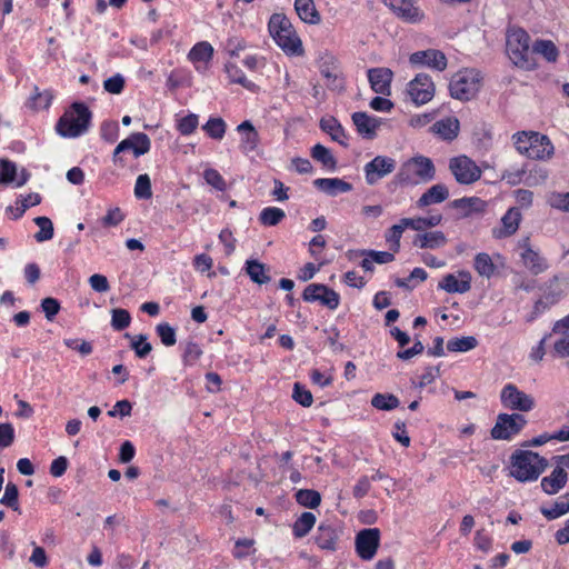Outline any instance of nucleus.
<instances>
[{
    "instance_id": "nucleus-1",
    "label": "nucleus",
    "mask_w": 569,
    "mask_h": 569,
    "mask_svg": "<svg viewBox=\"0 0 569 569\" xmlns=\"http://www.w3.org/2000/svg\"><path fill=\"white\" fill-rule=\"evenodd\" d=\"M436 177V167L432 160L425 156H415L401 163L393 177L392 183L397 187L417 186L427 183Z\"/></svg>"
},
{
    "instance_id": "nucleus-2",
    "label": "nucleus",
    "mask_w": 569,
    "mask_h": 569,
    "mask_svg": "<svg viewBox=\"0 0 569 569\" xmlns=\"http://www.w3.org/2000/svg\"><path fill=\"white\" fill-rule=\"evenodd\" d=\"M268 30L274 42L287 56L300 57L305 49L290 20L281 13H273L268 22Z\"/></svg>"
},
{
    "instance_id": "nucleus-3",
    "label": "nucleus",
    "mask_w": 569,
    "mask_h": 569,
    "mask_svg": "<svg viewBox=\"0 0 569 569\" xmlns=\"http://www.w3.org/2000/svg\"><path fill=\"white\" fill-rule=\"evenodd\" d=\"M517 151L533 160H547L555 153V147L548 136L537 131H520L512 136Z\"/></svg>"
},
{
    "instance_id": "nucleus-4",
    "label": "nucleus",
    "mask_w": 569,
    "mask_h": 569,
    "mask_svg": "<svg viewBox=\"0 0 569 569\" xmlns=\"http://www.w3.org/2000/svg\"><path fill=\"white\" fill-rule=\"evenodd\" d=\"M511 476L520 482L535 481L548 467L546 458L529 450H516L510 457Z\"/></svg>"
},
{
    "instance_id": "nucleus-5",
    "label": "nucleus",
    "mask_w": 569,
    "mask_h": 569,
    "mask_svg": "<svg viewBox=\"0 0 569 569\" xmlns=\"http://www.w3.org/2000/svg\"><path fill=\"white\" fill-rule=\"evenodd\" d=\"M91 111L82 102H73L60 117L56 131L63 138H77L86 133L90 127Z\"/></svg>"
},
{
    "instance_id": "nucleus-6",
    "label": "nucleus",
    "mask_w": 569,
    "mask_h": 569,
    "mask_svg": "<svg viewBox=\"0 0 569 569\" xmlns=\"http://www.w3.org/2000/svg\"><path fill=\"white\" fill-rule=\"evenodd\" d=\"M507 52L519 68L532 70L537 67L532 57V47H530V36L523 29H511L507 33Z\"/></svg>"
},
{
    "instance_id": "nucleus-7",
    "label": "nucleus",
    "mask_w": 569,
    "mask_h": 569,
    "mask_svg": "<svg viewBox=\"0 0 569 569\" xmlns=\"http://www.w3.org/2000/svg\"><path fill=\"white\" fill-rule=\"evenodd\" d=\"M480 72L475 69H465L458 71L449 83V90L452 98L469 101L480 89Z\"/></svg>"
},
{
    "instance_id": "nucleus-8",
    "label": "nucleus",
    "mask_w": 569,
    "mask_h": 569,
    "mask_svg": "<svg viewBox=\"0 0 569 569\" xmlns=\"http://www.w3.org/2000/svg\"><path fill=\"white\" fill-rule=\"evenodd\" d=\"M527 422L520 413H499L490 436L495 440H511L522 431Z\"/></svg>"
},
{
    "instance_id": "nucleus-9",
    "label": "nucleus",
    "mask_w": 569,
    "mask_h": 569,
    "mask_svg": "<svg viewBox=\"0 0 569 569\" xmlns=\"http://www.w3.org/2000/svg\"><path fill=\"white\" fill-rule=\"evenodd\" d=\"M500 401L503 408L511 411L529 412L536 407L535 398L513 383L503 386L500 391Z\"/></svg>"
},
{
    "instance_id": "nucleus-10",
    "label": "nucleus",
    "mask_w": 569,
    "mask_h": 569,
    "mask_svg": "<svg viewBox=\"0 0 569 569\" xmlns=\"http://www.w3.org/2000/svg\"><path fill=\"white\" fill-rule=\"evenodd\" d=\"M449 170L460 184H471L481 178L482 171L477 163L467 156H458L449 161Z\"/></svg>"
},
{
    "instance_id": "nucleus-11",
    "label": "nucleus",
    "mask_w": 569,
    "mask_h": 569,
    "mask_svg": "<svg viewBox=\"0 0 569 569\" xmlns=\"http://www.w3.org/2000/svg\"><path fill=\"white\" fill-rule=\"evenodd\" d=\"M542 289L541 297L535 302L531 319L537 318L562 298L565 290L558 276L548 280Z\"/></svg>"
},
{
    "instance_id": "nucleus-12",
    "label": "nucleus",
    "mask_w": 569,
    "mask_h": 569,
    "mask_svg": "<svg viewBox=\"0 0 569 569\" xmlns=\"http://www.w3.org/2000/svg\"><path fill=\"white\" fill-rule=\"evenodd\" d=\"M302 299L307 302H320L330 310H336L340 305V296L333 289L322 283H310L303 292Z\"/></svg>"
},
{
    "instance_id": "nucleus-13",
    "label": "nucleus",
    "mask_w": 569,
    "mask_h": 569,
    "mask_svg": "<svg viewBox=\"0 0 569 569\" xmlns=\"http://www.w3.org/2000/svg\"><path fill=\"white\" fill-rule=\"evenodd\" d=\"M435 83L427 73H418L407 88L411 101L417 106L429 102L435 96Z\"/></svg>"
},
{
    "instance_id": "nucleus-14",
    "label": "nucleus",
    "mask_w": 569,
    "mask_h": 569,
    "mask_svg": "<svg viewBox=\"0 0 569 569\" xmlns=\"http://www.w3.org/2000/svg\"><path fill=\"white\" fill-rule=\"evenodd\" d=\"M357 555L365 561L371 560L380 546V530L378 528H366L356 536Z\"/></svg>"
},
{
    "instance_id": "nucleus-15",
    "label": "nucleus",
    "mask_w": 569,
    "mask_h": 569,
    "mask_svg": "<svg viewBox=\"0 0 569 569\" xmlns=\"http://www.w3.org/2000/svg\"><path fill=\"white\" fill-rule=\"evenodd\" d=\"M397 162L393 158L387 156H376L371 161L365 164V178L369 186H375L386 176L395 171Z\"/></svg>"
},
{
    "instance_id": "nucleus-16",
    "label": "nucleus",
    "mask_w": 569,
    "mask_h": 569,
    "mask_svg": "<svg viewBox=\"0 0 569 569\" xmlns=\"http://www.w3.org/2000/svg\"><path fill=\"white\" fill-rule=\"evenodd\" d=\"M151 141L150 138L143 132L131 133L127 139L122 140L113 151L114 163L121 162L122 159L119 157L121 152L131 150L136 158L143 156L150 151Z\"/></svg>"
},
{
    "instance_id": "nucleus-17",
    "label": "nucleus",
    "mask_w": 569,
    "mask_h": 569,
    "mask_svg": "<svg viewBox=\"0 0 569 569\" xmlns=\"http://www.w3.org/2000/svg\"><path fill=\"white\" fill-rule=\"evenodd\" d=\"M409 62L417 67H428L437 71L446 70L448 60L446 54L437 49L416 51L410 54Z\"/></svg>"
},
{
    "instance_id": "nucleus-18",
    "label": "nucleus",
    "mask_w": 569,
    "mask_h": 569,
    "mask_svg": "<svg viewBox=\"0 0 569 569\" xmlns=\"http://www.w3.org/2000/svg\"><path fill=\"white\" fill-rule=\"evenodd\" d=\"M351 119L359 136L368 140L377 137V130L382 124L381 118L370 116L363 111L353 112Z\"/></svg>"
},
{
    "instance_id": "nucleus-19",
    "label": "nucleus",
    "mask_w": 569,
    "mask_h": 569,
    "mask_svg": "<svg viewBox=\"0 0 569 569\" xmlns=\"http://www.w3.org/2000/svg\"><path fill=\"white\" fill-rule=\"evenodd\" d=\"M236 130L240 134L239 150L241 153L249 156L254 152L260 144V134L251 121H242Z\"/></svg>"
},
{
    "instance_id": "nucleus-20",
    "label": "nucleus",
    "mask_w": 569,
    "mask_h": 569,
    "mask_svg": "<svg viewBox=\"0 0 569 569\" xmlns=\"http://www.w3.org/2000/svg\"><path fill=\"white\" fill-rule=\"evenodd\" d=\"M438 288L448 293H466L471 288L469 271H459L458 274L448 273L438 283Z\"/></svg>"
},
{
    "instance_id": "nucleus-21",
    "label": "nucleus",
    "mask_w": 569,
    "mask_h": 569,
    "mask_svg": "<svg viewBox=\"0 0 569 569\" xmlns=\"http://www.w3.org/2000/svg\"><path fill=\"white\" fill-rule=\"evenodd\" d=\"M393 73L388 68H372L368 70V80L371 89L379 94L389 96Z\"/></svg>"
},
{
    "instance_id": "nucleus-22",
    "label": "nucleus",
    "mask_w": 569,
    "mask_h": 569,
    "mask_svg": "<svg viewBox=\"0 0 569 569\" xmlns=\"http://www.w3.org/2000/svg\"><path fill=\"white\" fill-rule=\"evenodd\" d=\"M520 247L523 248L521 260L532 274H540L549 268L547 259L529 246L528 239Z\"/></svg>"
},
{
    "instance_id": "nucleus-23",
    "label": "nucleus",
    "mask_w": 569,
    "mask_h": 569,
    "mask_svg": "<svg viewBox=\"0 0 569 569\" xmlns=\"http://www.w3.org/2000/svg\"><path fill=\"white\" fill-rule=\"evenodd\" d=\"M339 535L337 529L329 523H320L315 537L316 545L327 551H336Z\"/></svg>"
},
{
    "instance_id": "nucleus-24",
    "label": "nucleus",
    "mask_w": 569,
    "mask_h": 569,
    "mask_svg": "<svg viewBox=\"0 0 569 569\" xmlns=\"http://www.w3.org/2000/svg\"><path fill=\"white\" fill-rule=\"evenodd\" d=\"M313 186L331 197L352 190V184L340 178H318L313 181Z\"/></svg>"
},
{
    "instance_id": "nucleus-25",
    "label": "nucleus",
    "mask_w": 569,
    "mask_h": 569,
    "mask_svg": "<svg viewBox=\"0 0 569 569\" xmlns=\"http://www.w3.org/2000/svg\"><path fill=\"white\" fill-rule=\"evenodd\" d=\"M250 280L259 286L267 284L271 280L270 268L257 259H249L243 267Z\"/></svg>"
},
{
    "instance_id": "nucleus-26",
    "label": "nucleus",
    "mask_w": 569,
    "mask_h": 569,
    "mask_svg": "<svg viewBox=\"0 0 569 569\" xmlns=\"http://www.w3.org/2000/svg\"><path fill=\"white\" fill-rule=\"evenodd\" d=\"M567 481L568 472L555 467L549 476L541 479L540 486L545 493L551 496L558 493L567 485Z\"/></svg>"
},
{
    "instance_id": "nucleus-27",
    "label": "nucleus",
    "mask_w": 569,
    "mask_h": 569,
    "mask_svg": "<svg viewBox=\"0 0 569 569\" xmlns=\"http://www.w3.org/2000/svg\"><path fill=\"white\" fill-rule=\"evenodd\" d=\"M432 132L438 134L441 139L451 141L457 138L460 123L455 117H447L436 121L432 127Z\"/></svg>"
},
{
    "instance_id": "nucleus-28",
    "label": "nucleus",
    "mask_w": 569,
    "mask_h": 569,
    "mask_svg": "<svg viewBox=\"0 0 569 569\" xmlns=\"http://www.w3.org/2000/svg\"><path fill=\"white\" fill-rule=\"evenodd\" d=\"M320 129L328 133L331 139L339 144L347 147L348 146V134L341 123L333 117L322 118L320 120Z\"/></svg>"
},
{
    "instance_id": "nucleus-29",
    "label": "nucleus",
    "mask_w": 569,
    "mask_h": 569,
    "mask_svg": "<svg viewBox=\"0 0 569 569\" xmlns=\"http://www.w3.org/2000/svg\"><path fill=\"white\" fill-rule=\"evenodd\" d=\"M447 243V238L442 231H429L418 233L413 239V246L421 249H438Z\"/></svg>"
},
{
    "instance_id": "nucleus-30",
    "label": "nucleus",
    "mask_w": 569,
    "mask_h": 569,
    "mask_svg": "<svg viewBox=\"0 0 569 569\" xmlns=\"http://www.w3.org/2000/svg\"><path fill=\"white\" fill-rule=\"evenodd\" d=\"M390 8L397 14V17L408 23H418L425 17L419 8L415 7L411 1L402 3H396V1H391Z\"/></svg>"
},
{
    "instance_id": "nucleus-31",
    "label": "nucleus",
    "mask_w": 569,
    "mask_h": 569,
    "mask_svg": "<svg viewBox=\"0 0 569 569\" xmlns=\"http://www.w3.org/2000/svg\"><path fill=\"white\" fill-rule=\"evenodd\" d=\"M449 197V190L443 183H437L430 187L417 201L418 207L423 208L436 203H441Z\"/></svg>"
},
{
    "instance_id": "nucleus-32",
    "label": "nucleus",
    "mask_w": 569,
    "mask_h": 569,
    "mask_svg": "<svg viewBox=\"0 0 569 569\" xmlns=\"http://www.w3.org/2000/svg\"><path fill=\"white\" fill-rule=\"evenodd\" d=\"M295 10L299 18L306 23L319 24L321 22V16L313 0H295Z\"/></svg>"
},
{
    "instance_id": "nucleus-33",
    "label": "nucleus",
    "mask_w": 569,
    "mask_h": 569,
    "mask_svg": "<svg viewBox=\"0 0 569 569\" xmlns=\"http://www.w3.org/2000/svg\"><path fill=\"white\" fill-rule=\"evenodd\" d=\"M541 513L548 519L553 520L569 512V492L560 496L549 507H541Z\"/></svg>"
},
{
    "instance_id": "nucleus-34",
    "label": "nucleus",
    "mask_w": 569,
    "mask_h": 569,
    "mask_svg": "<svg viewBox=\"0 0 569 569\" xmlns=\"http://www.w3.org/2000/svg\"><path fill=\"white\" fill-rule=\"evenodd\" d=\"M319 71L320 74L327 79L328 86L333 84L338 80L340 73L337 59L331 54H325L320 59Z\"/></svg>"
},
{
    "instance_id": "nucleus-35",
    "label": "nucleus",
    "mask_w": 569,
    "mask_h": 569,
    "mask_svg": "<svg viewBox=\"0 0 569 569\" xmlns=\"http://www.w3.org/2000/svg\"><path fill=\"white\" fill-rule=\"evenodd\" d=\"M442 220L441 214H432L429 217H419V218H402V224L408 227V229H412L416 231H423L429 228H433L440 224Z\"/></svg>"
},
{
    "instance_id": "nucleus-36",
    "label": "nucleus",
    "mask_w": 569,
    "mask_h": 569,
    "mask_svg": "<svg viewBox=\"0 0 569 569\" xmlns=\"http://www.w3.org/2000/svg\"><path fill=\"white\" fill-rule=\"evenodd\" d=\"M520 220V210L516 207L510 208L501 218L503 228L500 231V237H509L513 234L519 228Z\"/></svg>"
},
{
    "instance_id": "nucleus-37",
    "label": "nucleus",
    "mask_w": 569,
    "mask_h": 569,
    "mask_svg": "<svg viewBox=\"0 0 569 569\" xmlns=\"http://www.w3.org/2000/svg\"><path fill=\"white\" fill-rule=\"evenodd\" d=\"M316 523V516L312 512L306 511L295 521L292 526V533L296 538L306 537Z\"/></svg>"
},
{
    "instance_id": "nucleus-38",
    "label": "nucleus",
    "mask_w": 569,
    "mask_h": 569,
    "mask_svg": "<svg viewBox=\"0 0 569 569\" xmlns=\"http://www.w3.org/2000/svg\"><path fill=\"white\" fill-rule=\"evenodd\" d=\"M542 56L548 62H556L559 51L551 40H537L532 44V57Z\"/></svg>"
},
{
    "instance_id": "nucleus-39",
    "label": "nucleus",
    "mask_w": 569,
    "mask_h": 569,
    "mask_svg": "<svg viewBox=\"0 0 569 569\" xmlns=\"http://www.w3.org/2000/svg\"><path fill=\"white\" fill-rule=\"evenodd\" d=\"M202 130L209 138L213 140H222L226 134L227 123L220 117H210L202 126Z\"/></svg>"
},
{
    "instance_id": "nucleus-40",
    "label": "nucleus",
    "mask_w": 569,
    "mask_h": 569,
    "mask_svg": "<svg viewBox=\"0 0 569 569\" xmlns=\"http://www.w3.org/2000/svg\"><path fill=\"white\" fill-rule=\"evenodd\" d=\"M213 57V47L207 42L201 41L196 43L189 51L188 58L191 62H209Z\"/></svg>"
},
{
    "instance_id": "nucleus-41",
    "label": "nucleus",
    "mask_w": 569,
    "mask_h": 569,
    "mask_svg": "<svg viewBox=\"0 0 569 569\" xmlns=\"http://www.w3.org/2000/svg\"><path fill=\"white\" fill-rule=\"evenodd\" d=\"M313 160L320 162L325 168L333 171L337 168V160L331 151L325 146L317 143L311 149Z\"/></svg>"
},
{
    "instance_id": "nucleus-42",
    "label": "nucleus",
    "mask_w": 569,
    "mask_h": 569,
    "mask_svg": "<svg viewBox=\"0 0 569 569\" xmlns=\"http://www.w3.org/2000/svg\"><path fill=\"white\" fill-rule=\"evenodd\" d=\"M224 71L231 82L241 84L248 90H253L256 88V84L248 80L244 72L236 63L227 62Z\"/></svg>"
},
{
    "instance_id": "nucleus-43",
    "label": "nucleus",
    "mask_w": 569,
    "mask_h": 569,
    "mask_svg": "<svg viewBox=\"0 0 569 569\" xmlns=\"http://www.w3.org/2000/svg\"><path fill=\"white\" fill-rule=\"evenodd\" d=\"M473 268L481 277L486 278L492 277L496 271V266L492 262L491 257L486 252L476 254Z\"/></svg>"
},
{
    "instance_id": "nucleus-44",
    "label": "nucleus",
    "mask_w": 569,
    "mask_h": 569,
    "mask_svg": "<svg viewBox=\"0 0 569 569\" xmlns=\"http://www.w3.org/2000/svg\"><path fill=\"white\" fill-rule=\"evenodd\" d=\"M296 501L306 508L315 509L321 503V496L313 489H299L295 493Z\"/></svg>"
},
{
    "instance_id": "nucleus-45",
    "label": "nucleus",
    "mask_w": 569,
    "mask_h": 569,
    "mask_svg": "<svg viewBox=\"0 0 569 569\" xmlns=\"http://www.w3.org/2000/svg\"><path fill=\"white\" fill-rule=\"evenodd\" d=\"M286 217L282 209L277 207H267L261 210L259 221L266 227H273L279 224Z\"/></svg>"
},
{
    "instance_id": "nucleus-46",
    "label": "nucleus",
    "mask_w": 569,
    "mask_h": 569,
    "mask_svg": "<svg viewBox=\"0 0 569 569\" xmlns=\"http://www.w3.org/2000/svg\"><path fill=\"white\" fill-rule=\"evenodd\" d=\"M399 399L392 393H376L371 398V406L378 410L390 411L399 406Z\"/></svg>"
},
{
    "instance_id": "nucleus-47",
    "label": "nucleus",
    "mask_w": 569,
    "mask_h": 569,
    "mask_svg": "<svg viewBox=\"0 0 569 569\" xmlns=\"http://www.w3.org/2000/svg\"><path fill=\"white\" fill-rule=\"evenodd\" d=\"M478 341L475 337L452 338L447 342V349L450 352H467L475 349Z\"/></svg>"
},
{
    "instance_id": "nucleus-48",
    "label": "nucleus",
    "mask_w": 569,
    "mask_h": 569,
    "mask_svg": "<svg viewBox=\"0 0 569 569\" xmlns=\"http://www.w3.org/2000/svg\"><path fill=\"white\" fill-rule=\"evenodd\" d=\"M408 229V227H405L402 224V219L399 220L397 224H393L391 228H389L386 231L385 238L387 243L389 244V249L392 252H398L400 249V239L402 237V233L405 230Z\"/></svg>"
},
{
    "instance_id": "nucleus-49",
    "label": "nucleus",
    "mask_w": 569,
    "mask_h": 569,
    "mask_svg": "<svg viewBox=\"0 0 569 569\" xmlns=\"http://www.w3.org/2000/svg\"><path fill=\"white\" fill-rule=\"evenodd\" d=\"M34 223L39 227V231L34 234L37 242L51 240L54 234L52 221L48 217L34 218Z\"/></svg>"
},
{
    "instance_id": "nucleus-50",
    "label": "nucleus",
    "mask_w": 569,
    "mask_h": 569,
    "mask_svg": "<svg viewBox=\"0 0 569 569\" xmlns=\"http://www.w3.org/2000/svg\"><path fill=\"white\" fill-rule=\"evenodd\" d=\"M0 503L8 508H11L14 511L19 510V489L16 483H7L4 488V493L0 499Z\"/></svg>"
},
{
    "instance_id": "nucleus-51",
    "label": "nucleus",
    "mask_w": 569,
    "mask_h": 569,
    "mask_svg": "<svg viewBox=\"0 0 569 569\" xmlns=\"http://www.w3.org/2000/svg\"><path fill=\"white\" fill-rule=\"evenodd\" d=\"M156 332L166 347L174 346L177 342L176 329L167 322L157 325Z\"/></svg>"
},
{
    "instance_id": "nucleus-52",
    "label": "nucleus",
    "mask_w": 569,
    "mask_h": 569,
    "mask_svg": "<svg viewBox=\"0 0 569 569\" xmlns=\"http://www.w3.org/2000/svg\"><path fill=\"white\" fill-rule=\"evenodd\" d=\"M131 316L126 309H113L111 317V326L116 331H122L130 326Z\"/></svg>"
},
{
    "instance_id": "nucleus-53",
    "label": "nucleus",
    "mask_w": 569,
    "mask_h": 569,
    "mask_svg": "<svg viewBox=\"0 0 569 569\" xmlns=\"http://www.w3.org/2000/svg\"><path fill=\"white\" fill-rule=\"evenodd\" d=\"M134 196L138 199H150L152 197L151 181L147 173L138 176L134 186Z\"/></svg>"
},
{
    "instance_id": "nucleus-54",
    "label": "nucleus",
    "mask_w": 569,
    "mask_h": 569,
    "mask_svg": "<svg viewBox=\"0 0 569 569\" xmlns=\"http://www.w3.org/2000/svg\"><path fill=\"white\" fill-rule=\"evenodd\" d=\"M131 349L138 358H146L152 350V346L147 341L146 335H138L131 338Z\"/></svg>"
},
{
    "instance_id": "nucleus-55",
    "label": "nucleus",
    "mask_w": 569,
    "mask_h": 569,
    "mask_svg": "<svg viewBox=\"0 0 569 569\" xmlns=\"http://www.w3.org/2000/svg\"><path fill=\"white\" fill-rule=\"evenodd\" d=\"M17 166L14 162L2 159L0 160V183L9 184L16 181Z\"/></svg>"
},
{
    "instance_id": "nucleus-56",
    "label": "nucleus",
    "mask_w": 569,
    "mask_h": 569,
    "mask_svg": "<svg viewBox=\"0 0 569 569\" xmlns=\"http://www.w3.org/2000/svg\"><path fill=\"white\" fill-rule=\"evenodd\" d=\"M547 202L553 209L569 212V192L553 191L548 196Z\"/></svg>"
},
{
    "instance_id": "nucleus-57",
    "label": "nucleus",
    "mask_w": 569,
    "mask_h": 569,
    "mask_svg": "<svg viewBox=\"0 0 569 569\" xmlns=\"http://www.w3.org/2000/svg\"><path fill=\"white\" fill-rule=\"evenodd\" d=\"M198 124V116L194 113H189L178 121L177 129L182 136H190L196 131Z\"/></svg>"
},
{
    "instance_id": "nucleus-58",
    "label": "nucleus",
    "mask_w": 569,
    "mask_h": 569,
    "mask_svg": "<svg viewBox=\"0 0 569 569\" xmlns=\"http://www.w3.org/2000/svg\"><path fill=\"white\" fill-rule=\"evenodd\" d=\"M203 178L208 184L212 186L219 191H224L227 189V182L218 170L213 168L206 169L203 171Z\"/></svg>"
},
{
    "instance_id": "nucleus-59",
    "label": "nucleus",
    "mask_w": 569,
    "mask_h": 569,
    "mask_svg": "<svg viewBox=\"0 0 569 569\" xmlns=\"http://www.w3.org/2000/svg\"><path fill=\"white\" fill-rule=\"evenodd\" d=\"M292 398L296 402L306 408L310 407L313 402L312 393L299 382H296L293 386Z\"/></svg>"
},
{
    "instance_id": "nucleus-60",
    "label": "nucleus",
    "mask_w": 569,
    "mask_h": 569,
    "mask_svg": "<svg viewBox=\"0 0 569 569\" xmlns=\"http://www.w3.org/2000/svg\"><path fill=\"white\" fill-rule=\"evenodd\" d=\"M124 77L120 73H116L103 81V89L109 93L120 94L124 89Z\"/></svg>"
},
{
    "instance_id": "nucleus-61",
    "label": "nucleus",
    "mask_w": 569,
    "mask_h": 569,
    "mask_svg": "<svg viewBox=\"0 0 569 569\" xmlns=\"http://www.w3.org/2000/svg\"><path fill=\"white\" fill-rule=\"evenodd\" d=\"M202 355V350L197 342L189 341L183 350L182 360L187 366L193 365Z\"/></svg>"
},
{
    "instance_id": "nucleus-62",
    "label": "nucleus",
    "mask_w": 569,
    "mask_h": 569,
    "mask_svg": "<svg viewBox=\"0 0 569 569\" xmlns=\"http://www.w3.org/2000/svg\"><path fill=\"white\" fill-rule=\"evenodd\" d=\"M100 134L104 141L109 143L116 142L119 137L118 123L116 121H104L101 124Z\"/></svg>"
},
{
    "instance_id": "nucleus-63",
    "label": "nucleus",
    "mask_w": 569,
    "mask_h": 569,
    "mask_svg": "<svg viewBox=\"0 0 569 569\" xmlns=\"http://www.w3.org/2000/svg\"><path fill=\"white\" fill-rule=\"evenodd\" d=\"M310 381L320 388H326L332 385L333 376L330 371L322 372L319 369H312L309 373Z\"/></svg>"
},
{
    "instance_id": "nucleus-64",
    "label": "nucleus",
    "mask_w": 569,
    "mask_h": 569,
    "mask_svg": "<svg viewBox=\"0 0 569 569\" xmlns=\"http://www.w3.org/2000/svg\"><path fill=\"white\" fill-rule=\"evenodd\" d=\"M247 48V42L241 37H230L224 43V50L230 57H238L240 51Z\"/></svg>"
}]
</instances>
